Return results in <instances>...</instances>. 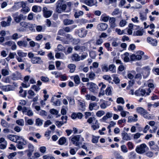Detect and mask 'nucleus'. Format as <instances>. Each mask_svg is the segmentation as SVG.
I'll return each mask as SVG.
<instances>
[{
  "label": "nucleus",
  "mask_w": 159,
  "mask_h": 159,
  "mask_svg": "<svg viewBox=\"0 0 159 159\" xmlns=\"http://www.w3.org/2000/svg\"><path fill=\"white\" fill-rule=\"evenodd\" d=\"M1 124L3 126L5 127H8L10 126V125L3 119L2 120Z\"/></svg>",
  "instance_id": "obj_51"
},
{
  "label": "nucleus",
  "mask_w": 159,
  "mask_h": 159,
  "mask_svg": "<svg viewBox=\"0 0 159 159\" xmlns=\"http://www.w3.org/2000/svg\"><path fill=\"white\" fill-rule=\"evenodd\" d=\"M22 112L25 115L29 116H32L34 115L33 112L30 108L25 107L23 108Z\"/></svg>",
  "instance_id": "obj_9"
},
{
  "label": "nucleus",
  "mask_w": 159,
  "mask_h": 159,
  "mask_svg": "<svg viewBox=\"0 0 159 159\" xmlns=\"http://www.w3.org/2000/svg\"><path fill=\"white\" fill-rule=\"evenodd\" d=\"M55 57L57 59H64L65 58V56L63 53L57 52L55 54Z\"/></svg>",
  "instance_id": "obj_28"
},
{
  "label": "nucleus",
  "mask_w": 159,
  "mask_h": 159,
  "mask_svg": "<svg viewBox=\"0 0 159 159\" xmlns=\"http://www.w3.org/2000/svg\"><path fill=\"white\" fill-rule=\"evenodd\" d=\"M84 46L77 45L74 47V49L78 52H82L85 51H90L91 49V45L89 43H85Z\"/></svg>",
  "instance_id": "obj_4"
},
{
  "label": "nucleus",
  "mask_w": 159,
  "mask_h": 159,
  "mask_svg": "<svg viewBox=\"0 0 159 159\" xmlns=\"http://www.w3.org/2000/svg\"><path fill=\"white\" fill-rule=\"evenodd\" d=\"M7 138L10 140L16 142V135H9L7 136Z\"/></svg>",
  "instance_id": "obj_44"
},
{
  "label": "nucleus",
  "mask_w": 159,
  "mask_h": 159,
  "mask_svg": "<svg viewBox=\"0 0 159 159\" xmlns=\"http://www.w3.org/2000/svg\"><path fill=\"white\" fill-rule=\"evenodd\" d=\"M31 89L34 90L36 92H38L41 89L39 86H38L36 85H33L31 87Z\"/></svg>",
  "instance_id": "obj_57"
},
{
  "label": "nucleus",
  "mask_w": 159,
  "mask_h": 159,
  "mask_svg": "<svg viewBox=\"0 0 159 159\" xmlns=\"http://www.w3.org/2000/svg\"><path fill=\"white\" fill-rule=\"evenodd\" d=\"M67 100L69 102V104L71 105H74L75 103V100L73 98H72L70 97H66Z\"/></svg>",
  "instance_id": "obj_58"
},
{
  "label": "nucleus",
  "mask_w": 159,
  "mask_h": 159,
  "mask_svg": "<svg viewBox=\"0 0 159 159\" xmlns=\"http://www.w3.org/2000/svg\"><path fill=\"white\" fill-rule=\"evenodd\" d=\"M100 107L101 109H105L109 106L111 104V102L108 101L104 100L102 99L100 100Z\"/></svg>",
  "instance_id": "obj_10"
},
{
  "label": "nucleus",
  "mask_w": 159,
  "mask_h": 159,
  "mask_svg": "<svg viewBox=\"0 0 159 159\" xmlns=\"http://www.w3.org/2000/svg\"><path fill=\"white\" fill-rule=\"evenodd\" d=\"M77 25H74L70 27H67L64 29V30L67 32H69L71 31L72 30L76 27Z\"/></svg>",
  "instance_id": "obj_35"
},
{
  "label": "nucleus",
  "mask_w": 159,
  "mask_h": 159,
  "mask_svg": "<svg viewBox=\"0 0 159 159\" xmlns=\"http://www.w3.org/2000/svg\"><path fill=\"white\" fill-rule=\"evenodd\" d=\"M110 17L109 16L107 15L106 14H103L101 15L100 19L102 21L107 22L109 20Z\"/></svg>",
  "instance_id": "obj_24"
},
{
  "label": "nucleus",
  "mask_w": 159,
  "mask_h": 159,
  "mask_svg": "<svg viewBox=\"0 0 159 159\" xmlns=\"http://www.w3.org/2000/svg\"><path fill=\"white\" fill-rule=\"evenodd\" d=\"M85 99L87 100H91L92 101L98 102L99 99L95 96L89 93H87L85 95Z\"/></svg>",
  "instance_id": "obj_13"
},
{
  "label": "nucleus",
  "mask_w": 159,
  "mask_h": 159,
  "mask_svg": "<svg viewBox=\"0 0 159 159\" xmlns=\"http://www.w3.org/2000/svg\"><path fill=\"white\" fill-rule=\"evenodd\" d=\"M143 33L144 31L143 30H139L136 31L134 32V36H141L143 35Z\"/></svg>",
  "instance_id": "obj_36"
},
{
  "label": "nucleus",
  "mask_w": 159,
  "mask_h": 159,
  "mask_svg": "<svg viewBox=\"0 0 159 159\" xmlns=\"http://www.w3.org/2000/svg\"><path fill=\"white\" fill-rule=\"evenodd\" d=\"M75 65L73 64H70L68 66V67L70 69L71 73H73L75 71Z\"/></svg>",
  "instance_id": "obj_37"
},
{
  "label": "nucleus",
  "mask_w": 159,
  "mask_h": 159,
  "mask_svg": "<svg viewBox=\"0 0 159 159\" xmlns=\"http://www.w3.org/2000/svg\"><path fill=\"white\" fill-rule=\"evenodd\" d=\"M63 23L64 25H67L73 24L74 23V21L72 20L66 19L64 20Z\"/></svg>",
  "instance_id": "obj_32"
},
{
  "label": "nucleus",
  "mask_w": 159,
  "mask_h": 159,
  "mask_svg": "<svg viewBox=\"0 0 159 159\" xmlns=\"http://www.w3.org/2000/svg\"><path fill=\"white\" fill-rule=\"evenodd\" d=\"M122 138L126 140H129L131 139V138L128 134L125 132L122 133L121 134Z\"/></svg>",
  "instance_id": "obj_29"
},
{
  "label": "nucleus",
  "mask_w": 159,
  "mask_h": 159,
  "mask_svg": "<svg viewBox=\"0 0 159 159\" xmlns=\"http://www.w3.org/2000/svg\"><path fill=\"white\" fill-rule=\"evenodd\" d=\"M29 44L30 46L32 47H36L37 48H39L40 47V44L39 43H36L33 41H30Z\"/></svg>",
  "instance_id": "obj_34"
},
{
  "label": "nucleus",
  "mask_w": 159,
  "mask_h": 159,
  "mask_svg": "<svg viewBox=\"0 0 159 159\" xmlns=\"http://www.w3.org/2000/svg\"><path fill=\"white\" fill-rule=\"evenodd\" d=\"M103 40L102 39L100 38L96 41L95 44L97 45H100L103 43Z\"/></svg>",
  "instance_id": "obj_61"
},
{
  "label": "nucleus",
  "mask_w": 159,
  "mask_h": 159,
  "mask_svg": "<svg viewBox=\"0 0 159 159\" xmlns=\"http://www.w3.org/2000/svg\"><path fill=\"white\" fill-rule=\"evenodd\" d=\"M22 8L21 10V11L23 12L24 13L30 11V9L28 7L26 6L22 7Z\"/></svg>",
  "instance_id": "obj_62"
},
{
  "label": "nucleus",
  "mask_w": 159,
  "mask_h": 159,
  "mask_svg": "<svg viewBox=\"0 0 159 159\" xmlns=\"http://www.w3.org/2000/svg\"><path fill=\"white\" fill-rule=\"evenodd\" d=\"M71 58L72 61H79L80 60V57L77 54H74L72 55Z\"/></svg>",
  "instance_id": "obj_26"
},
{
  "label": "nucleus",
  "mask_w": 159,
  "mask_h": 159,
  "mask_svg": "<svg viewBox=\"0 0 159 159\" xmlns=\"http://www.w3.org/2000/svg\"><path fill=\"white\" fill-rule=\"evenodd\" d=\"M36 123L38 126H41L43 124V121L39 118H38L36 120Z\"/></svg>",
  "instance_id": "obj_64"
},
{
  "label": "nucleus",
  "mask_w": 159,
  "mask_h": 159,
  "mask_svg": "<svg viewBox=\"0 0 159 159\" xmlns=\"http://www.w3.org/2000/svg\"><path fill=\"white\" fill-rule=\"evenodd\" d=\"M41 10V7L36 5L33 6L32 8V11L35 12L40 11Z\"/></svg>",
  "instance_id": "obj_42"
},
{
  "label": "nucleus",
  "mask_w": 159,
  "mask_h": 159,
  "mask_svg": "<svg viewBox=\"0 0 159 159\" xmlns=\"http://www.w3.org/2000/svg\"><path fill=\"white\" fill-rule=\"evenodd\" d=\"M144 54V52L141 51H139L136 53V55L132 54L130 57L131 59L133 61L139 60L141 59L142 56Z\"/></svg>",
  "instance_id": "obj_7"
},
{
  "label": "nucleus",
  "mask_w": 159,
  "mask_h": 159,
  "mask_svg": "<svg viewBox=\"0 0 159 159\" xmlns=\"http://www.w3.org/2000/svg\"><path fill=\"white\" fill-rule=\"evenodd\" d=\"M145 118L150 119H151V116L146 110H145V111L143 113L142 115Z\"/></svg>",
  "instance_id": "obj_40"
},
{
  "label": "nucleus",
  "mask_w": 159,
  "mask_h": 159,
  "mask_svg": "<svg viewBox=\"0 0 159 159\" xmlns=\"http://www.w3.org/2000/svg\"><path fill=\"white\" fill-rule=\"evenodd\" d=\"M112 87L111 86L108 87L106 90V94L107 95H110L111 94V89Z\"/></svg>",
  "instance_id": "obj_46"
},
{
  "label": "nucleus",
  "mask_w": 159,
  "mask_h": 159,
  "mask_svg": "<svg viewBox=\"0 0 159 159\" xmlns=\"http://www.w3.org/2000/svg\"><path fill=\"white\" fill-rule=\"evenodd\" d=\"M31 61L33 64H41L43 62L41 58L38 57H34L31 58Z\"/></svg>",
  "instance_id": "obj_17"
},
{
  "label": "nucleus",
  "mask_w": 159,
  "mask_h": 159,
  "mask_svg": "<svg viewBox=\"0 0 159 159\" xmlns=\"http://www.w3.org/2000/svg\"><path fill=\"white\" fill-rule=\"evenodd\" d=\"M17 44L20 47H25L27 46V42L25 41H19L17 42Z\"/></svg>",
  "instance_id": "obj_27"
},
{
  "label": "nucleus",
  "mask_w": 159,
  "mask_h": 159,
  "mask_svg": "<svg viewBox=\"0 0 159 159\" xmlns=\"http://www.w3.org/2000/svg\"><path fill=\"white\" fill-rule=\"evenodd\" d=\"M3 89L5 91H8L11 90V86L9 85L3 86Z\"/></svg>",
  "instance_id": "obj_60"
},
{
  "label": "nucleus",
  "mask_w": 159,
  "mask_h": 159,
  "mask_svg": "<svg viewBox=\"0 0 159 159\" xmlns=\"http://www.w3.org/2000/svg\"><path fill=\"white\" fill-rule=\"evenodd\" d=\"M104 45L108 51H111L112 48L111 47L110 44L108 43H106L104 44Z\"/></svg>",
  "instance_id": "obj_56"
},
{
  "label": "nucleus",
  "mask_w": 159,
  "mask_h": 159,
  "mask_svg": "<svg viewBox=\"0 0 159 159\" xmlns=\"http://www.w3.org/2000/svg\"><path fill=\"white\" fill-rule=\"evenodd\" d=\"M70 138L71 143L75 146L78 147H80V145L84 141V138L80 135L74 136Z\"/></svg>",
  "instance_id": "obj_3"
},
{
  "label": "nucleus",
  "mask_w": 159,
  "mask_h": 159,
  "mask_svg": "<svg viewBox=\"0 0 159 159\" xmlns=\"http://www.w3.org/2000/svg\"><path fill=\"white\" fill-rule=\"evenodd\" d=\"M84 3L89 7H92L93 6H97V0H85Z\"/></svg>",
  "instance_id": "obj_12"
},
{
  "label": "nucleus",
  "mask_w": 159,
  "mask_h": 159,
  "mask_svg": "<svg viewBox=\"0 0 159 159\" xmlns=\"http://www.w3.org/2000/svg\"><path fill=\"white\" fill-rule=\"evenodd\" d=\"M99 127L100 124L97 120H95V122L93 123L91 126V127L93 130L99 129Z\"/></svg>",
  "instance_id": "obj_23"
},
{
  "label": "nucleus",
  "mask_w": 159,
  "mask_h": 159,
  "mask_svg": "<svg viewBox=\"0 0 159 159\" xmlns=\"http://www.w3.org/2000/svg\"><path fill=\"white\" fill-rule=\"evenodd\" d=\"M99 107L97 103L93 102L89 104V109L90 111H92L93 109L97 110L99 109Z\"/></svg>",
  "instance_id": "obj_18"
},
{
  "label": "nucleus",
  "mask_w": 159,
  "mask_h": 159,
  "mask_svg": "<svg viewBox=\"0 0 159 159\" xmlns=\"http://www.w3.org/2000/svg\"><path fill=\"white\" fill-rule=\"evenodd\" d=\"M129 54L128 52L125 53L122 56V58L124 61L126 62H128L129 61V59L128 57Z\"/></svg>",
  "instance_id": "obj_39"
},
{
  "label": "nucleus",
  "mask_w": 159,
  "mask_h": 159,
  "mask_svg": "<svg viewBox=\"0 0 159 159\" xmlns=\"http://www.w3.org/2000/svg\"><path fill=\"white\" fill-rule=\"evenodd\" d=\"M152 80H149L148 82V86L149 88L146 89H140L136 90L134 94L138 96L146 97L150 95L151 92L150 88L153 89L154 88V84L151 83Z\"/></svg>",
  "instance_id": "obj_1"
},
{
  "label": "nucleus",
  "mask_w": 159,
  "mask_h": 159,
  "mask_svg": "<svg viewBox=\"0 0 159 159\" xmlns=\"http://www.w3.org/2000/svg\"><path fill=\"white\" fill-rule=\"evenodd\" d=\"M15 21L17 23L19 22L23 19V16L22 14H20L18 15V13L17 12L15 13L13 16Z\"/></svg>",
  "instance_id": "obj_15"
},
{
  "label": "nucleus",
  "mask_w": 159,
  "mask_h": 159,
  "mask_svg": "<svg viewBox=\"0 0 159 159\" xmlns=\"http://www.w3.org/2000/svg\"><path fill=\"white\" fill-rule=\"evenodd\" d=\"M148 149L146 145L143 143L137 147L136 149V152L138 153L143 154Z\"/></svg>",
  "instance_id": "obj_6"
},
{
  "label": "nucleus",
  "mask_w": 159,
  "mask_h": 159,
  "mask_svg": "<svg viewBox=\"0 0 159 159\" xmlns=\"http://www.w3.org/2000/svg\"><path fill=\"white\" fill-rule=\"evenodd\" d=\"M109 70L112 73H115L116 72V67L113 64L109 65L108 67V71Z\"/></svg>",
  "instance_id": "obj_41"
},
{
  "label": "nucleus",
  "mask_w": 159,
  "mask_h": 159,
  "mask_svg": "<svg viewBox=\"0 0 159 159\" xmlns=\"http://www.w3.org/2000/svg\"><path fill=\"white\" fill-rule=\"evenodd\" d=\"M51 102L53 103V105L55 106H58L60 105V102L59 100L55 98L54 97H52V98Z\"/></svg>",
  "instance_id": "obj_20"
},
{
  "label": "nucleus",
  "mask_w": 159,
  "mask_h": 159,
  "mask_svg": "<svg viewBox=\"0 0 159 159\" xmlns=\"http://www.w3.org/2000/svg\"><path fill=\"white\" fill-rule=\"evenodd\" d=\"M16 142L21 143L23 142L24 141H26L23 138L22 136H19L18 135H16Z\"/></svg>",
  "instance_id": "obj_43"
},
{
  "label": "nucleus",
  "mask_w": 159,
  "mask_h": 159,
  "mask_svg": "<svg viewBox=\"0 0 159 159\" xmlns=\"http://www.w3.org/2000/svg\"><path fill=\"white\" fill-rule=\"evenodd\" d=\"M116 102L118 104H123L125 103V101L124 99L122 97L118 98L116 100Z\"/></svg>",
  "instance_id": "obj_53"
},
{
  "label": "nucleus",
  "mask_w": 159,
  "mask_h": 159,
  "mask_svg": "<svg viewBox=\"0 0 159 159\" xmlns=\"http://www.w3.org/2000/svg\"><path fill=\"white\" fill-rule=\"evenodd\" d=\"M84 12L83 11H79L75 12L74 16L76 19L79 18L80 16L83 15Z\"/></svg>",
  "instance_id": "obj_33"
},
{
  "label": "nucleus",
  "mask_w": 159,
  "mask_h": 159,
  "mask_svg": "<svg viewBox=\"0 0 159 159\" xmlns=\"http://www.w3.org/2000/svg\"><path fill=\"white\" fill-rule=\"evenodd\" d=\"M17 52L19 57H25L27 56V54L26 53L24 52L21 50H17Z\"/></svg>",
  "instance_id": "obj_38"
},
{
  "label": "nucleus",
  "mask_w": 159,
  "mask_h": 159,
  "mask_svg": "<svg viewBox=\"0 0 159 159\" xmlns=\"http://www.w3.org/2000/svg\"><path fill=\"white\" fill-rule=\"evenodd\" d=\"M2 73L3 75L6 76L9 74L8 70L5 69H2Z\"/></svg>",
  "instance_id": "obj_63"
},
{
  "label": "nucleus",
  "mask_w": 159,
  "mask_h": 159,
  "mask_svg": "<svg viewBox=\"0 0 159 159\" xmlns=\"http://www.w3.org/2000/svg\"><path fill=\"white\" fill-rule=\"evenodd\" d=\"M73 78L74 81L77 85L79 84L80 82V79L78 75H75L72 77Z\"/></svg>",
  "instance_id": "obj_31"
},
{
  "label": "nucleus",
  "mask_w": 159,
  "mask_h": 159,
  "mask_svg": "<svg viewBox=\"0 0 159 159\" xmlns=\"http://www.w3.org/2000/svg\"><path fill=\"white\" fill-rule=\"evenodd\" d=\"M56 11L59 13L64 12L66 8V5L64 1L58 0L56 3Z\"/></svg>",
  "instance_id": "obj_2"
},
{
  "label": "nucleus",
  "mask_w": 159,
  "mask_h": 159,
  "mask_svg": "<svg viewBox=\"0 0 159 159\" xmlns=\"http://www.w3.org/2000/svg\"><path fill=\"white\" fill-rule=\"evenodd\" d=\"M16 123L19 125L23 126L24 125V120L20 119L16 121Z\"/></svg>",
  "instance_id": "obj_55"
},
{
  "label": "nucleus",
  "mask_w": 159,
  "mask_h": 159,
  "mask_svg": "<svg viewBox=\"0 0 159 159\" xmlns=\"http://www.w3.org/2000/svg\"><path fill=\"white\" fill-rule=\"evenodd\" d=\"M99 138L100 136H96L93 135L92 139V142L94 143H97L98 142V139Z\"/></svg>",
  "instance_id": "obj_47"
},
{
  "label": "nucleus",
  "mask_w": 159,
  "mask_h": 159,
  "mask_svg": "<svg viewBox=\"0 0 159 159\" xmlns=\"http://www.w3.org/2000/svg\"><path fill=\"white\" fill-rule=\"evenodd\" d=\"M43 16L46 18H48L51 16L53 11L51 10H48L47 7H43Z\"/></svg>",
  "instance_id": "obj_11"
},
{
  "label": "nucleus",
  "mask_w": 159,
  "mask_h": 159,
  "mask_svg": "<svg viewBox=\"0 0 159 159\" xmlns=\"http://www.w3.org/2000/svg\"><path fill=\"white\" fill-rule=\"evenodd\" d=\"M66 141V139L65 137H61L60 138L58 141L59 144L60 145H63L64 144Z\"/></svg>",
  "instance_id": "obj_50"
},
{
  "label": "nucleus",
  "mask_w": 159,
  "mask_h": 159,
  "mask_svg": "<svg viewBox=\"0 0 159 159\" xmlns=\"http://www.w3.org/2000/svg\"><path fill=\"white\" fill-rule=\"evenodd\" d=\"M88 77L91 80H94L95 78V75L93 72H91L88 74Z\"/></svg>",
  "instance_id": "obj_49"
},
{
  "label": "nucleus",
  "mask_w": 159,
  "mask_h": 159,
  "mask_svg": "<svg viewBox=\"0 0 159 159\" xmlns=\"http://www.w3.org/2000/svg\"><path fill=\"white\" fill-rule=\"evenodd\" d=\"M22 36V35H19L17 33H15L12 36L11 38L13 40H16Z\"/></svg>",
  "instance_id": "obj_48"
},
{
  "label": "nucleus",
  "mask_w": 159,
  "mask_h": 159,
  "mask_svg": "<svg viewBox=\"0 0 159 159\" xmlns=\"http://www.w3.org/2000/svg\"><path fill=\"white\" fill-rule=\"evenodd\" d=\"M105 112L102 110H100L98 111L96 113V115L97 116L101 117L103 116L105 114Z\"/></svg>",
  "instance_id": "obj_52"
},
{
  "label": "nucleus",
  "mask_w": 159,
  "mask_h": 159,
  "mask_svg": "<svg viewBox=\"0 0 159 159\" xmlns=\"http://www.w3.org/2000/svg\"><path fill=\"white\" fill-rule=\"evenodd\" d=\"M26 5V3L22 1L20 2H18L15 3L14 6L16 10L20 8L21 7L25 6Z\"/></svg>",
  "instance_id": "obj_19"
},
{
  "label": "nucleus",
  "mask_w": 159,
  "mask_h": 159,
  "mask_svg": "<svg viewBox=\"0 0 159 159\" xmlns=\"http://www.w3.org/2000/svg\"><path fill=\"white\" fill-rule=\"evenodd\" d=\"M148 42L153 46H156L157 44V41L150 37H148L147 38Z\"/></svg>",
  "instance_id": "obj_21"
},
{
  "label": "nucleus",
  "mask_w": 159,
  "mask_h": 159,
  "mask_svg": "<svg viewBox=\"0 0 159 159\" xmlns=\"http://www.w3.org/2000/svg\"><path fill=\"white\" fill-rule=\"evenodd\" d=\"M76 32L78 33L79 36L81 38L85 37L87 34V31L83 28L77 30Z\"/></svg>",
  "instance_id": "obj_14"
},
{
  "label": "nucleus",
  "mask_w": 159,
  "mask_h": 159,
  "mask_svg": "<svg viewBox=\"0 0 159 159\" xmlns=\"http://www.w3.org/2000/svg\"><path fill=\"white\" fill-rule=\"evenodd\" d=\"M20 27L17 28L16 30L19 32L24 31L26 29L30 28L31 27V25L25 21H22L20 23Z\"/></svg>",
  "instance_id": "obj_5"
},
{
  "label": "nucleus",
  "mask_w": 159,
  "mask_h": 159,
  "mask_svg": "<svg viewBox=\"0 0 159 159\" xmlns=\"http://www.w3.org/2000/svg\"><path fill=\"white\" fill-rule=\"evenodd\" d=\"M108 25L107 24L101 23L97 25V29L99 31H103L107 29L108 27Z\"/></svg>",
  "instance_id": "obj_16"
},
{
  "label": "nucleus",
  "mask_w": 159,
  "mask_h": 159,
  "mask_svg": "<svg viewBox=\"0 0 159 159\" xmlns=\"http://www.w3.org/2000/svg\"><path fill=\"white\" fill-rule=\"evenodd\" d=\"M145 110L141 107H138L136 109V111L137 112L140 113L142 115L145 111Z\"/></svg>",
  "instance_id": "obj_54"
},
{
  "label": "nucleus",
  "mask_w": 159,
  "mask_h": 159,
  "mask_svg": "<svg viewBox=\"0 0 159 159\" xmlns=\"http://www.w3.org/2000/svg\"><path fill=\"white\" fill-rule=\"evenodd\" d=\"M109 21L111 28H113L116 26V19L114 17H110L109 20Z\"/></svg>",
  "instance_id": "obj_22"
},
{
  "label": "nucleus",
  "mask_w": 159,
  "mask_h": 159,
  "mask_svg": "<svg viewBox=\"0 0 159 159\" xmlns=\"http://www.w3.org/2000/svg\"><path fill=\"white\" fill-rule=\"evenodd\" d=\"M87 85L89 86V91L92 93H95L98 89V86L93 82H89L87 84Z\"/></svg>",
  "instance_id": "obj_8"
},
{
  "label": "nucleus",
  "mask_w": 159,
  "mask_h": 159,
  "mask_svg": "<svg viewBox=\"0 0 159 159\" xmlns=\"http://www.w3.org/2000/svg\"><path fill=\"white\" fill-rule=\"evenodd\" d=\"M138 116L136 114L134 115V116H129L128 118V122H133L137 120Z\"/></svg>",
  "instance_id": "obj_25"
},
{
  "label": "nucleus",
  "mask_w": 159,
  "mask_h": 159,
  "mask_svg": "<svg viewBox=\"0 0 159 159\" xmlns=\"http://www.w3.org/2000/svg\"><path fill=\"white\" fill-rule=\"evenodd\" d=\"M18 143V144L16 145L17 147L19 149H22L24 148L23 146L25 145L27 142L26 141H24L23 142Z\"/></svg>",
  "instance_id": "obj_30"
},
{
  "label": "nucleus",
  "mask_w": 159,
  "mask_h": 159,
  "mask_svg": "<svg viewBox=\"0 0 159 159\" xmlns=\"http://www.w3.org/2000/svg\"><path fill=\"white\" fill-rule=\"evenodd\" d=\"M112 76L113 78V81L115 84H117L119 83L120 80L117 75L114 74L112 75Z\"/></svg>",
  "instance_id": "obj_45"
},
{
  "label": "nucleus",
  "mask_w": 159,
  "mask_h": 159,
  "mask_svg": "<svg viewBox=\"0 0 159 159\" xmlns=\"http://www.w3.org/2000/svg\"><path fill=\"white\" fill-rule=\"evenodd\" d=\"M29 149L26 150V151L34 152V147L31 144L29 143L28 145Z\"/></svg>",
  "instance_id": "obj_59"
}]
</instances>
